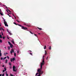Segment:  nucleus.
I'll use <instances>...</instances> for the list:
<instances>
[{"mask_svg":"<svg viewBox=\"0 0 76 76\" xmlns=\"http://www.w3.org/2000/svg\"><path fill=\"white\" fill-rule=\"evenodd\" d=\"M0 64H1V62H0Z\"/></svg>","mask_w":76,"mask_h":76,"instance_id":"obj_62","label":"nucleus"},{"mask_svg":"<svg viewBox=\"0 0 76 76\" xmlns=\"http://www.w3.org/2000/svg\"><path fill=\"white\" fill-rule=\"evenodd\" d=\"M2 38L3 39H5V37H3Z\"/></svg>","mask_w":76,"mask_h":76,"instance_id":"obj_34","label":"nucleus"},{"mask_svg":"<svg viewBox=\"0 0 76 76\" xmlns=\"http://www.w3.org/2000/svg\"><path fill=\"white\" fill-rule=\"evenodd\" d=\"M12 43H13L14 44H15V43L14 42V41H12Z\"/></svg>","mask_w":76,"mask_h":76,"instance_id":"obj_25","label":"nucleus"},{"mask_svg":"<svg viewBox=\"0 0 76 76\" xmlns=\"http://www.w3.org/2000/svg\"><path fill=\"white\" fill-rule=\"evenodd\" d=\"M1 33H2V35H3V32L2 31H1Z\"/></svg>","mask_w":76,"mask_h":76,"instance_id":"obj_45","label":"nucleus"},{"mask_svg":"<svg viewBox=\"0 0 76 76\" xmlns=\"http://www.w3.org/2000/svg\"><path fill=\"white\" fill-rule=\"evenodd\" d=\"M7 39H9V37H7Z\"/></svg>","mask_w":76,"mask_h":76,"instance_id":"obj_53","label":"nucleus"},{"mask_svg":"<svg viewBox=\"0 0 76 76\" xmlns=\"http://www.w3.org/2000/svg\"><path fill=\"white\" fill-rule=\"evenodd\" d=\"M4 23L5 22V19H4Z\"/></svg>","mask_w":76,"mask_h":76,"instance_id":"obj_40","label":"nucleus"},{"mask_svg":"<svg viewBox=\"0 0 76 76\" xmlns=\"http://www.w3.org/2000/svg\"><path fill=\"white\" fill-rule=\"evenodd\" d=\"M0 26H1V25L0 24Z\"/></svg>","mask_w":76,"mask_h":76,"instance_id":"obj_56","label":"nucleus"},{"mask_svg":"<svg viewBox=\"0 0 76 76\" xmlns=\"http://www.w3.org/2000/svg\"><path fill=\"white\" fill-rule=\"evenodd\" d=\"M2 40H1V39H0V42L2 43Z\"/></svg>","mask_w":76,"mask_h":76,"instance_id":"obj_17","label":"nucleus"},{"mask_svg":"<svg viewBox=\"0 0 76 76\" xmlns=\"http://www.w3.org/2000/svg\"><path fill=\"white\" fill-rule=\"evenodd\" d=\"M18 53H19V51H18Z\"/></svg>","mask_w":76,"mask_h":76,"instance_id":"obj_46","label":"nucleus"},{"mask_svg":"<svg viewBox=\"0 0 76 76\" xmlns=\"http://www.w3.org/2000/svg\"><path fill=\"white\" fill-rule=\"evenodd\" d=\"M4 65H3V67H4Z\"/></svg>","mask_w":76,"mask_h":76,"instance_id":"obj_48","label":"nucleus"},{"mask_svg":"<svg viewBox=\"0 0 76 76\" xmlns=\"http://www.w3.org/2000/svg\"><path fill=\"white\" fill-rule=\"evenodd\" d=\"M7 11V12H8V11Z\"/></svg>","mask_w":76,"mask_h":76,"instance_id":"obj_57","label":"nucleus"},{"mask_svg":"<svg viewBox=\"0 0 76 76\" xmlns=\"http://www.w3.org/2000/svg\"><path fill=\"white\" fill-rule=\"evenodd\" d=\"M44 55H43V61L42 62H41L40 64L41 68L38 69L37 70V73H36L35 76H40L43 73V71H42V65L45 64V61H44Z\"/></svg>","mask_w":76,"mask_h":76,"instance_id":"obj_1","label":"nucleus"},{"mask_svg":"<svg viewBox=\"0 0 76 76\" xmlns=\"http://www.w3.org/2000/svg\"><path fill=\"white\" fill-rule=\"evenodd\" d=\"M15 58H13L12 61H15Z\"/></svg>","mask_w":76,"mask_h":76,"instance_id":"obj_8","label":"nucleus"},{"mask_svg":"<svg viewBox=\"0 0 76 76\" xmlns=\"http://www.w3.org/2000/svg\"><path fill=\"white\" fill-rule=\"evenodd\" d=\"M10 47L11 48H13V45H12V44H11V43H10Z\"/></svg>","mask_w":76,"mask_h":76,"instance_id":"obj_7","label":"nucleus"},{"mask_svg":"<svg viewBox=\"0 0 76 76\" xmlns=\"http://www.w3.org/2000/svg\"><path fill=\"white\" fill-rule=\"evenodd\" d=\"M15 18H16V17H15Z\"/></svg>","mask_w":76,"mask_h":76,"instance_id":"obj_51","label":"nucleus"},{"mask_svg":"<svg viewBox=\"0 0 76 76\" xmlns=\"http://www.w3.org/2000/svg\"><path fill=\"white\" fill-rule=\"evenodd\" d=\"M7 15H9V16L10 17H11V16H10V15H9V14H8Z\"/></svg>","mask_w":76,"mask_h":76,"instance_id":"obj_27","label":"nucleus"},{"mask_svg":"<svg viewBox=\"0 0 76 76\" xmlns=\"http://www.w3.org/2000/svg\"><path fill=\"white\" fill-rule=\"evenodd\" d=\"M3 59V58H1V60H2V59Z\"/></svg>","mask_w":76,"mask_h":76,"instance_id":"obj_38","label":"nucleus"},{"mask_svg":"<svg viewBox=\"0 0 76 76\" xmlns=\"http://www.w3.org/2000/svg\"><path fill=\"white\" fill-rule=\"evenodd\" d=\"M10 68L11 69L12 68L11 65H10Z\"/></svg>","mask_w":76,"mask_h":76,"instance_id":"obj_30","label":"nucleus"},{"mask_svg":"<svg viewBox=\"0 0 76 76\" xmlns=\"http://www.w3.org/2000/svg\"><path fill=\"white\" fill-rule=\"evenodd\" d=\"M30 54L31 55H33L32 53H30Z\"/></svg>","mask_w":76,"mask_h":76,"instance_id":"obj_26","label":"nucleus"},{"mask_svg":"<svg viewBox=\"0 0 76 76\" xmlns=\"http://www.w3.org/2000/svg\"><path fill=\"white\" fill-rule=\"evenodd\" d=\"M8 54V53H7V52H6V54L5 53L4 54L5 55H6V54L7 55Z\"/></svg>","mask_w":76,"mask_h":76,"instance_id":"obj_29","label":"nucleus"},{"mask_svg":"<svg viewBox=\"0 0 76 76\" xmlns=\"http://www.w3.org/2000/svg\"><path fill=\"white\" fill-rule=\"evenodd\" d=\"M29 26V27H30V26Z\"/></svg>","mask_w":76,"mask_h":76,"instance_id":"obj_60","label":"nucleus"},{"mask_svg":"<svg viewBox=\"0 0 76 76\" xmlns=\"http://www.w3.org/2000/svg\"><path fill=\"white\" fill-rule=\"evenodd\" d=\"M0 11H1V9H0Z\"/></svg>","mask_w":76,"mask_h":76,"instance_id":"obj_52","label":"nucleus"},{"mask_svg":"<svg viewBox=\"0 0 76 76\" xmlns=\"http://www.w3.org/2000/svg\"><path fill=\"white\" fill-rule=\"evenodd\" d=\"M11 14V13H10V14Z\"/></svg>","mask_w":76,"mask_h":76,"instance_id":"obj_59","label":"nucleus"},{"mask_svg":"<svg viewBox=\"0 0 76 76\" xmlns=\"http://www.w3.org/2000/svg\"><path fill=\"white\" fill-rule=\"evenodd\" d=\"M7 62H8V60L7 59H6V63H7Z\"/></svg>","mask_w":76,"mask_h":76,"instance_id":"obj_24","label":"nucleus"},{"mask_svg":"<svg viewBox=\"0 0 76 76\" xmlns=\"http://www.w3.org/2000/svg\"><path fill=\"white\" fill-rule=\"evenodd\" d=\"M15 66H13V71H14V72L17 71V70H15Z\"/></svg>","mask_w":76,"mask_h":76,"instance_id":"obj_3","label":"nucleus"},{"mask_svg":"<svg viewBox=\"0 0 76 76\" xmlns=\"http://www.w3.org/2000/svg\"><path fill=\"white\" fill-rule=\"evenodd\" d=\"M29 32H30V33H31V34H33V33H32V32H31V31H30Z\"/></svg>","mask_w":76,"mask_h":76,"instance_id":"obj_20","label":"nucleus"},{"mask_svg":"<svg viewBox=\"0 0 76 76\" xmlns=\"http://www.w3.org/2000/svg\"><path fill=\"white\" fill-rule=\"evenodd\" d=\"M5 70H3V72H4Z\"/></svg>","mask_w":76,"mask_h":76,"instance_id":"obj_39","label":"nucleus"},{"mask_svg":"<svg viewBox=\"0 0 76 76\" xmlns=\"http://www.w3.org/2000/svg\"><path fill=\"white\" fill-rule=\"evenodd\" d=\"M4 73L3 74L2 76H4Z\"/></svg>","mask_w":76,"mask_h":76,"instance_id":"obj_32","label":"nucleus"},{"mask_svg":"<svg viewBox=\"0 0 76 76\" xmlns=\"http://www.w3.org/2000/svg\"><path fill=\"white\" fill-rule=\"evenodd\" d=\"M11 76H14V75L12 74L10 75Z\"/></svg>","mask_w":76,"mask_h":76,"instance_id":"obj_37","label":"nucleus"},{"mask_svg":"<svg viewBox=\"0 0 76 76\" xmlns=\"http://www.w3.org/2000/svg\"><path fill=\"white\" fill-rule=\"evenodd\" d=\"M4 71H6L7 70V69H6V68L5 67L4 68Z\"/></svg>","mask_w":76,"mask_h":76,"instance_id":"obj_19","label":"nucleus"},{"mask_svg":"<svg viewBox=\"0 0 76 76\" xmlns=\"http://www.w3.org/2000/svg\"><path fill=\"white\" fill-rule=\"evenodd\" d=\"M5 73H6V76H8V74H7V72H6Z\"/></svg>","mask_w":76,"mask_h":76,"instance_id":"obj_10","label":"nucleus"},{"mask_svg":"<svg viewBox=\"0 0 76 76\" xmlns=\"http://www.w3.org/2000/svg\"><path fill=\"white\" fill-rule=\"evenodd\" d=\"M13 15L14 17H15L14 15Z\"/></svg>","mask_w":76,"mask_h":76,"instance_id":"obj_54","label":"nucleus"},{"mask_svg":"<svg viewBox=\"0 0 76 76\" xmlns=\"http://www.w3.org/2000/svg\"><path fill=\"white\" fill-rule=\"evenodd\" d=\"M48 57H47V59H48Z\"/></svg>","mask_w":76,"mask_h":76,"instance_id":"obj_50","label":"nucleus"},{"mask_svg":"<svg viewBox=\"0 0 76 76\" xmlns=\"http://www.w3.org/2000/svg\"><path fill=\"white\" fill-rule=\"evenodd\" d=\"M15 51L13 50V49H12L11 51H10V53L12 54V52H14Z\"/></svg>","mask_w":76,"mask_h":76,"instance_id":"obj_5","label":"nucleus"},{"mask_svg":"<svg viewBox=\"0 0 76 76\" xmlns=\"http://www.w3.org/2000/svg\"><path fill=\"white\" fill-rule=\"evenodd\" d=\"M8 49L9 50H10V49L11 48L10 46L8 47Z\"/></svg>","mask_w":76,"mask_h":76,"instance_id":"obj_16","label":"nucleus"},{"mask_svg":"<svg viewBox=\"0 0 76 76\" xmlns=\"http://www.w3.org/2000/svg\"><path fill=\"white\" fill-rule=\"evenodd\" d=\"M6 58H7V57H6V56H5V57H4V59H6Z\"/></svg>","mask_w":76,"mask_h":76,"instance_id":"obj_28","label":"nucleus"},{"mask_svg":"<svg viewBox=\"0 0 76 76\" xmlns=\"http://www.w3.org/2000/svg\"><path fill=\"white\" fill-rule=\"evenodd\" d=\"M45 55H46L47 54V53L46 50H45Z\"/></svg>","mask_w":76,"mask_h":76,"instance_id":"obj_13","label":"nucleus"},{"mask_svg":"<svg viewBox=\"0 0 76 76\" xmlns=\"http://www.w3.org/2000/svg\"><path fill=\"white\" fill-rule=\"evenodd\" d=\"M7 31L9 33V30H8V29H7Z\"/></svg>","mask_w":76,"mask_h":76,"instance_id":"obj_36","label":"nucleus"},{"mask_svg":"<svg viewBox=\"0 0 76 76\" xmlns=\"http://www.w3.org/2000/svg\"><path fill=\"white\" fill-rule=\"evenodd\" d=\"M9 64L10 66L11 65H12L11 62H9Z\"/></svg>","mask_w":76,"mask_h":76,"instance_id":"obj_11","label":"nucleus"},{"mask_svg":"<svg viewBox=\"0 0 76 76\" xmlns=\"http://www.w3.org/2000/svg\"><path fill=\"white\" fill-rule=\"evenodd\" d=\"M28 52H31L32 51L31 50H28Z\"/></svg>","mask_w":76,"mask_h":76,"instance_id":"obj_44","label":"nucleus"},{"mask_svg":"<svg viewBox=\"0 0 76 76\" xmlns=\"http://www.w3.org/2000/svg\"><path fill=\"white\" fill-rule=\"evenodd\" d=\"M17 21H18V23H20V21H18L17 20Z\"/></svg>","mask_w":76,"mask_h":76,"instance_id":"obj_43","label":"nucleus"},{"mask_svg":"<svg viewBox=\"0 0 76 76\" xmlns=\"http://www.w3.org/2000/svg\"><path fill=\"white\" fill-rule=\"evenodd\" d=\"M0 5H1V4H0Z\"/></svg>","mask_w":76,"mask_h":76,"instance_id":"obj_61","label":"nucleus"},{"mask_svg":"<svg viewBox=\"0 0 76 76\" xmlns=\"http://www.w3.org/2000/svg\"><path fill=\"white\" fill-rule=\"evenodd\" d=\"M5 48H6V47H5Z\"/></svg>","mask_w":76,"mask_h":76,"instance_id":"obj_58","label":"nucleus"},{"mask_svg":"<svg viewBox=\"0 0 76 76\" xmlns=\"http://www.w3.org/2000/svg\"><path fill=\"white\" fill-rule=\"evenodd\" d=\"M7 58H8V59H9V56H7Z\"/></svg>","mask_w":76,"mask_h":76,"instance_id":"obj_42","label":"nucleus"},{"mask_svg":"<svg viewBox=\"0 0 76 76\" xmlns=\"http://www.w3.org/2000/svg\"><path fill=\"white\" fill-rule=\"evenodd\" d=\"M4 23L5 22V19H4Z\"/></svg>","mask_w":76,"mask_h":76,"instance_id":"obj_41","label":"nucleus"},{"mask_svg":"<svg viewBox=\"0 0 76 76\" xmlns=\"http://www.w3.org/2000/svg\"><path fill=\"white\" fill-rule=\"evenodd\" d=\"M10 60H11V61L12 62V58H11Z\"/></svg>","mask_w":76,"mask_h":76,"instance_id":"obj_33","label":"nucleus"},{"mask_svg":"<svg viewBox=\"0 0 76 76\" xmlns=\"http://www.w3.org/2000/svg\"><path fill=\"white\" fill-rule=\"evenodd\" d=\"M0 14H1V15H3V14L2 12H0Z\"/></svg>","mask_w":76,"mask_h":76,"instance_id":"obj_14","label":"nucleus"},{"mask_svg":"<svg viewBox=\"0 0 76 76\" xmlns=\"http://www.w3.org/2000/svg\"><path fill=\"white\" fill-rule=\"evenodd\" d=\"M39 34H40V33H39Z\"/></svg>","mask_w":76,"mask_h":76,"instance_id":"obj_55","label":"nucleus"},{"mask_svg":"<svg viewBox=\"0 0 76 76\" xmlns=\"http://www.w3.org/2000/svg\"><path fill=\"white\" fill-rule=\"evenodd\" d=\"M8 43L9 45H10H10H11V43H10V42H8Z\"/></svg>","mask_w":76,"mask_h":76,"instance_id":"obj_15","label":"nucleus"},{"mask_svg":"<svg viewBox=\"0 0 76 76\" xmlns=\"http://www.w3.org/2000/svg\"><path fill=\"white\" fill-rule=\"evenodd\" d=\"M0 56H1V57L2 56L1 53V49H0Z\"/></svg>","mask_w":76,"mask_h":76,"instance_id":"obj_9","label":"nucleus"},{"mask_svg":"<svg viewBox=\"0 0 76 76\" xmlns=\"http://www.w3.org/2000/svg\"><path fill=\"white\" fill-rule=\"evenodd\" d=\"M9 34H10V35H12V34L11 33H10V32H9Z\"/></svg>","mask_w":76,"mask_h":76,"instance_id":"obj_23","label":"nucleus"},{"mask_svg":"<svg viewBox=\"0 0 76 76\" xmlns=\"http://www.w3.org/2000/svg\"><path fill=\"white\" fill-rule=\"evenodd\" d=\"M0 30L1 31H2V30H3V31H4V29H3L2 27H0Z\"/></svg>","mask_w":76,"mask_h":76,"instance_id":"obj_6","label":"nucleus"},{"mask_svg":"<svg viewBox=\"0 0 76 76\" xmlns=\"http://www.w3.org/2000/svg\"><path fill=\"white\" fill-rule=\"evenodd\" d=\"M8 10V11H9V12H11V11H10V10Z\"/></svg>","mask_w":76,"mask_h":76,"instance_id":"obj_35","label":"nucleus"},{"mask_svg":"<svg viewBox=\"0 0 76 76\" xmlns=\"http://www.w3.org/2000/svg\"><path fill=\"white\" fill-rule=\"evenodd\" d=\"M14 24H15V25H18V26H20V27H21V28L22 29H23V30H26L27 29V28L26 27H24L23 26H21V25H20V24H17L16 23H13Z\"/></svg>","mask_w":76,"mask_h":76,"instance_id":"obj_2","label":"nucleus"},{"mask_svg":"<svg viewBox=\"0 0 76 76\" xmlns=\"http://www.w3.org/2000/svg\"><path fill=\"white\" fill-rule=\"evenodd\" d=\"M34 35L35 36H37V34H34Z\"/></svg>","mask_w":76,"mask_h":76,"instance_id":"obj_49","label":"nucleus"},{"mask_svg":"<svg viewBox=\"0 0 76 76\" xmlns=\"http://www.w3.org/2000/svg\"><path fill=\"white\" fill-rule=\"evenodd\" d=\"M37 28H38V29H39L40 30H42V28H39V27H37Z\"/></svg>","mask_w":76,"mask_h":76,"instance_id":"obj_12","label":"nucleus"},{"mask_svg":"<svg viewBox=\"0 0 76 76\" xmlns=\"http://www.w3.org/2000/svg\"><path fill=\"white\" fill-rule=\"evenodd\" d=\"M1 75H2L1 74H0V76H1Z\"/></svg>","mask_w":76,"mask_h":76,"instance_id":"obj_47","label":"nucleus"},{"mask_svg":"<svg viewBox=\"0 0 76 76\" xmlns=\"http://www.w3.org/2000/svg\"><path fill=\"white\" fill-rule=\"evenodd\" d=\"M0 38H1V39L2 38V37L1 35L0 34Z\"/></svg>","mask_w":76,"mask_h":76,"instance_id":"obj_22","label":"nucleus"},{"mask_svg":"<svg viewBox=\"0 0 76 76\" xmlns=\"http://www.w3.org/2000/svg\"><path fill=\"white\" fill-rule=\"evenodd\" d=\"M14 56H16V54L15 53H14Z\"/></svg>","mask_w":76,"mask_h":76,"instance_id":"obj_31","label":"nucleus"},{"mask_svg":"<svg viewBox=\"0 0 76 76\" xmlns=\"http://www.w3.org/2000/svg\"><path fill=\"white\" fill-rule=\"evenodd\" d=\"M49 49L51 50V46H50L49 48Z\"/></svg>","mask_w":76,"mask_h":76,"instance_id":"obj_18","label":"nucleus"},{"mask_svg":"<svg viewBox=\"0 0 76 76\" xmlns=\"http://www.w3.org/2000/svg\"><path fill=\"white\" fill-rule=\"evenodd\" d=\"M4 24L5 25V26H7V27H8V26L7 24V22L6 21H5V22L4 23Z\"/></svg>","mask_w":76,"mask_h":76,"instance_id":"obj_4","label":"nucleus"},{"mask_svg":"<svg viewBox=\"0 0 76 76\" xmlns=\"http://www.w3.org/2000/svg\"><path fill=\"white\" fill-rule=\"evenodd\" d=\"M46 46H45V47H44V49H46Z\"/></svg>","mask_w":76,"mask_h":76,"instance_id":"obj_21","label":"nucleus"}]
</instances>
